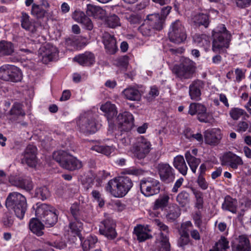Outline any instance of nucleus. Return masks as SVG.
<instances>
[{
  "label": "nucleus",
  "instance_id": "nucleus-1",
  "mask_svg": "<svg viewBox=\"0 0 251 251\" xmlns=\"http://www.w3.org/2000/svg\"><path fill=\"white\" fill-rule=\"evenodd\" d=\"M231 35L224 24L218 25L212 32V50L217 53L212 58V62L219 64L222 60L220 54L226 53Z\"/></svg>",
  "mask_w": 251,
  "mask_h": 251
},
{
  "label": "nucleus",
  "instance_id": "nucleus-2",
  "mask_svg": "<svg viewBox=\"0 0 251 251\" xmlns=\"http://www.w3.org/2000/svg\"><path fill=\"white\" fill-rule=\"evenodd\" d=\"M133 186L132 180L127 176H120L110 180L105 187L106 191L115 197L125 196Z\"/></svg>",
  "mask_w": 251,
  "mask_h": 251
},
{
  "label": "nucleus",
  "instance_id": "nucleus-3",
  "mask_svg": "<svg viewBox=\"0 0 251 251\" xmlns=\"http://www.w3.org/2000/svg\"><path fill=\"white\" fill-rule=\"evenodd\" d=\"M5 206L8 211H12L17 218L22 219L27 209L26 198L19 193H10L6 199Z\"/></svg>",
  "mask_w": 251,
  "mask_h": 251
},
{
  "label": "nucleus",
  "instance_id": "nucleus-4",
  "mask_svg": "<svg viewBox=\"0 0 251 251\" xmlns=\"http://www.w3.org/2000/svg\"><path fill=\"white\" fill-rule=\"evenodd\" d=\"M196 63L187 57H182L178 64L174 66L173 73L183 81L192 78L196 72Z\"/></svg>",
  "mask_w": 251,
  "mask_h": 251
},
{
  "label": "nucleus",
  "instance_id": "nucleus-5",
  "mask_svg": "<svg viewBox=\"0 0 251 251\" xmlns=\"http://www.w3.org/2000/svg\"><path fill=\"white\" fill-rule=\"evenodd\" d=\"M33 208L36 217L45 222L47 226H53L57 223L59 212L55 208L46 203H37L36 207Z\"/></svg>",
  "mask_w": 251,
  "mask_h": 251
},
{
  "label": "nucleus",
  "instance_id": "nucleus-6",
  "mask_svg": "<svg viewBox=\"0 0 251 251\" xmlns=\"http://www.w3.org/2000/svg\"><path fill=\"white\" fill-rule=\"evenodd\" d=\"M164 26V20L161 19L158 14L148 15L143 23L138 27V30L143 36H150L155 30H161Z\"/></svg>",
  "mask_w": 251,
  "mask_h": 251
},
{
  "label": "nucleus",
  "instance_id": "nucleus-7",
  "mask_svg": "<svg viewBox=\"0 0 251 251\" xmlns=\"http://www.w3.org/2000/svg\"><path fill=\"white\" fill-rule=\"evenodd\" d=\"M0 78L15 83L21 82L23 79V73L18 67L5 64L0 67Z\"/></svg>",
  "mask_w": 251,
  "mask_h": 251
},
{
  "label": "nucleus",
  "instance_id": "nucleus-8",
  "mask_svg": "<svg viewBox=\"0 0 251 251\" xmlns=\"http://www.w3.org/2000/svg\"><path fill=\"white\" fill-rule=\"evenodd\" d=\"M154 223L161 231L160 236L156 241L157 251H170L171 246L169 241V229L168 226L159 219H155Z\"/></svg>",
  "mask_w": 251,
  "mask_h": 251
},
{
  "label": "nucleus",
  "instance_id": "nucleus-9",
  "mask_svg": "<svg viewBox=\"0 0 251 251\" xmlns=\"http://www.w3.org/2000/svg\"><path fill=\"white\" fill-rule=\"evenodd\" d=\"M161 182L157 179L151 177L145 178L140 182V189L141 193L148 197L159 193Z\"/></svg>",
  "mask_w": 251,
  "mask_h": 251
},
{
  "label": "nucleus",
  "instance_id": "nucleus-10",
  "mask_svg": "<svg viewBox=\"0 0 251 251\" xmlns=\"http://www.w3.org/2000/svg\"><path fill=\"white\" fill-rule=\"evenodd\" d=\"M168 36L170 41L175 44H179L185 41L187 35L180 21L177 20L172 24Z\"/></svg>",
  "mask_w": 251,
  "mask_h": 251
},
{
  "label": "nucleus",
  "instance_id": "nucleus-11",
  "mask_svg": "<svg viewBox=\"0 0 251 251\" xmlns=\"http://www.w3.org/2000/svg\"><path fill=\"white\" fill-rule=\"evenodd\" d=\"M21 17V27L26 31H28L32 36L39 35L38 30L41 28V23L38 20L31 19L28 14L25 12H22Z\"/></svg>",
  "mask_w": 251,
  "mask_h": 251
},
{
  "label": "nucleus",
  "instance_id": "nucleus-12",
  "mask_svg": "<svg viewBox=\"0 0 251 251\" xmlns=\"http://www.w3.org/2000/svg\"><path fill=\"white\" fill-rule=\"evenodd\" d=\"M116 227V222L112 219L108 218L102 220L100 223L99 232L108 239L113 240L117 236Z\"/></svg>",
  "mask_w": 251,
  "mask_h": 251
},
{
  "label": "nucleus",
  "instance_id": "nucleus-13",
  "mask_svg": "<svg viewBox=\"0 0 251 251\" xmlns=\"http://www.w3.org/2000/svg\"><path fill=\"white\" fill-rule=\"evenodd\" d=\"M80 131L85 134H93L98 129L99 125L92 115H87L79 122Z\"/></svg>",
  "mask_w": 251,
  "mask_h": 251
},
{
  "label": "nucleus",
  "instance_id": "nucleus-14",
  "mask_svg": "<svg viewBox=\"0 0 251 251\" xmlns=\"http://www.w3.org/2000/svg\"><path fill=\"white\" fill-rule=\"evenodd\" d=\"M188 114L191 116L197 114V119L200 122L208 123L210 122L208 119L209 115L207 112L206 108L201 103L196 102L190 103L189 106Z\"/></svg>",
  "mask_w": 251,
  "mask_h": 251
},
{
  "label": "nucleus",
  "instance_id": "nucleus-15",
  "mask_svg": "<svg viewBox=\"0 0 251 251\" xmlns=\"http://www.w3.org/2000/svg\"><path fill=\"white\" fill-rule=\"evenodd\" d=\"M117 123L122 130H130L134 125V117L128 111L120 113L116 118Z\"/></svg>",
  "mask_w": 251,
  "mask_h": 251
},
{
  "label": "nucleus",
  "instance_id": "nucleus-16",
  "mask_svg": "<svg viewBox=\"0 0 251 251\" xmlns=\"http://www.w3.org/2000/svg\"><path fill=\"white\" fill-rule=\"evenodd\" d=\"M151 145L150 141L143 137L133 145L132 151L136 157H146L151 150Z\"/></svg>",
  "mask_w": 251,
  "mask_h": 251
},
{
  "label": "nucleus",
  "instance_id": "nucleus-17",
  "mask_svg": "<svg viewBox=\"0 0 251 251\" xmlns=\"http://www.w3.org/2000/svg\"><path fill=\"white\" fill-rule=\"evenodd\" d=\"M100 110L104 113L109 128L113 129L115 126L114 118L118 113L116 105L110 102H106L100 106Z\"/></svg>",
  "mask_w": 251,
  "mask_h": 251
},
{
  "label": "nucleus",
  "instance_id": "nucleus-18",
  "mask_svg": "<svg viewBox=\"0 0 251 251\" xmlns=\"http://www.w3.org/2000/svg\"><path fill=\"white\" fill-rule=\"evenodd\" d=\"M158 174L160 179L166 183L173 182L175 178L174 169L167 163H161L158 165Z\"/></svg>",
  "mask_w": 251,
  "mask_h": 251
},
{
  "label": "nucleus",
  "instance_id": "nucleus-19",
  "mask_svg": "<svg viewBox=\"0 0 251 251\" xmlns=\"http://www.w3.org/2000/svg\"><path fill=\"white\" fill-rule=\"evenodd\" d=\"M44 63L54 60L58 56V50L57 48L50 43L46 44L40 50Z\"/></svg>",
  "mask_w": 251,
  "mask_h": 251
},
{
  "label": "nucleus",
  "instance_id": "nucleus-20",
  "mask_svg": "<svg viewBox=\"0 0 251 251\" xmlns=\"http://www.w3.org/2000/svg\"><path fill=\"white\" fill-rule=\"evenodd\" d=\"M205 144L215 146L219 144L222 138L221 130L219 128H211L206 130L204 133Z\"/></svg>",
  "mask_w": 251,
  "mask_h": 251
},
{
  "label": "nucleus",
  "instance_id": "nucleus-21",
  "mask_svg": "<svg viewBox=\"0 0 251 251\" xmlns=\"http://www.w3.org/2000/svg\"><path fill=\"white\" fill-rule=\"evenodd\" d=\"M64 168L74 171L80 169L82 166L81 161L77 158H53Z\"/></svg>",
  "mask_w": 251,
  "mask_h": 251
},
{
  "label": "nucleus",
  "instance_id": "nucleus-22",
  "mask_svg": "<svg viewBox=\"0 0 251 251\" xmlns=\"http://www.w3.org/2000/svg\"><path fill=\"white\" fill-rule=\"evenodd\" d=\"M9 180L12 185L26 191H30L33 188V182L30 177L15 178L11 176Z\"/></svg>",
  "mask_w": 251,
  "mask_h": 251
},
{
  "label": "nucleus",
  "instance_id": "nucleus-23",
  "mask_svg": "<svg viewBox=\"0 0 251 251\" xmlns=\"http://www.w3.org/2000/svg\"><path fill=\"white\" fill-rule=\"evenodd\" d=\"M204 83L202 80L197 79L192 82L189 87V94L191 100L199 101L201 100V90Z\"/></svg>",
  "mask_w": 251,
  "mask_h": 251
},
{
  "label": "nucleus",
  "instance_id": "nucleus-24",
  "mask_svg": "<svg viewBox=\"0 0 251 251\" xmlns=\"http://www.w3.org/2000/svg\"><path fill=\"white\" fill-rule=\"evenodd\" d=\"M103 43L106 52L109 54H114L118 50L117 41L113 35L105 33L103 36Z\"/></svg>",
  "mask_w": 251,
  "mask_h": 251
},
{
  "label": "nucleus",
  "instance_id": "nucleus-25",
  "mask_svg": "<svg viewBox=\"0 0 251 251\" xmlns=\"http://www.w3.org/2000/svg\"><path fill=\"white\" fill-rule=\"evenodd\" d=\"M233 251H251L250 241L245 235H242L235 239L232 245Z\"/></svg>",
  "mask_w": 251,
  "mask_h": 251
},
{
  "label": "nucleus",
  "instance_id": "nucleus-26",
  "mask_svg": "<svg viewBox=\"0 0 251 251\" xmlns=\"http://www.w3.org/2000/svg\"><path fill=\"white\" fill-rule=\"evenodd\" d=\"M74 60L83 67H90L94 64L95 56L94 53L86 51L84 53L75 56L74 58Z\"/></svg>",
  "mask_w": 251,
  "mask_h": 251
},
{
  "label": "nucleus",
  "instance_id": "nucleus-27",
  "mask_svg": "<svg viewBox=\"0 0 251 251\" xmlns=\"http://www.w3.org/2000/svg\"><path fill=\"white\" fill-rule=\"evenodd\" d=\"M151 231L148 225L142 226L139 225L134 227V233L140 242H144L147 239L151 238L152 236L150 234Z\"/></svg>",
  "mask_w": 251,
  "mask_h": 251
},
{
  "label": "nucleus",
  "instance_id": "nucleus-28",
  "mask_svg": "<svg viewBox=\"0 0 251 251\" xmlns=\"http://www.w3.org/2000/svg\"><path fill=\"white\" fill-rule=\"evenodd\" d=\"M192 20L197 27L202 26L207 28L210 23V15L209 14L199 13L193 17Z\"/></svg>",
  "mask_w": 251,
  "mask_h": 251
},
{
  "label": "nucleus",
  "instance_id": "nucleus-29",
  "mask_svg": "<svg viewBox=\"0 0 251 251\" xmlns=\"http://www.w3.org/2000/svg\"><path fill=\"white\" fill-rule=\"evenodd\" d=\"M123 94L126 99L131 101H139L142 96L141 92L133 87L124 89Z\"/></svg>",
  "mask_w": 251,
  "mask_h": 251
},
{
  "label": "nucleus",
  "instance_id": "nucleus-30",
  "mask_svg": "<svg viewBox=\"0 0 251 251\" xmlns=\"http://www.w3.org/2000/svg\"><path fill=\"white\" fill-rule=\"evenodd\" d=\"M170 196L167 193L160 194L159 197L154 201L152 208L154 210L161 209L163 210L169 204Z\"/></svg>",
  "mask_w": 251,
  "mask_h": 251
},
{
  "label": "nucleus",
  "instance_id": "nucleus-31",
  "mask_svg": "<svg viewBox=\"0 0 251 251\" xmlns=\"http://www.w3.org/2000/svg\"><path fill=\"white\" fill-rule=\"evenodd\" d=\"M86 13L88 16L101 19L105 14V11L99 6L89 4L87 5Z\"/></svg>",
  "mask_w": 251,
  "mask_h": 251
},
{
  "label": "nucleus",
  "instance_id": "nucleus-32",
  "mask_svg": "<svg viewBox=\"0 0 251 251\" xmlns=\"http://www.w3.org/2000/svg\"><path fill=\"white\" fill-rule=\"evenodd\" d=\"M29 227L30 230L37 236H40L43 234L44 226L38 219H31L29 223Z\"/></svg>",
  "mask_w": 251,
  "mask_h": 251
},
{
  "label": "nucleus",
  "instance_id": "nucleus-33",
  "mask_svg": "<svg viewBox=\"0 0 251 251\" xmlns=\"http://www.w3.org/2000/svg\"><path fill=\"white\" fill-rule=\"evenodd\" d=\"M14 51L13 44L11 42L2 40L0 42V54L3 56L11 55Z\"/></svg>",
  "mask_w": 251,
  "mask_h": 251
},
{
  "label": "nucleus",
  "instance_id": "nucleus-34",
  "mask_svg": "<svg viewBox=\"0 0 251 251\" xmlns=\"http://www.w3.org/2000/svg\"><path fill=\"white\" fill-rule=\"evenodd\" d=\"M221 164L223 166H228L230 168L236 169L238 166L243 164L241 158H221Z\"/></svg>",
  "mask_w": 251,
  "mask_h": 251
},
{
  "label": "nucleus",
  "instance_id": "nucleus-35",
  "mask_svg": "<svg viewBox=\"0 0 251 251\" xmlns=\"http://www.w3.org/2000/svg\"><path fill=\"white\" fill-rule=\"evenodd\" d=\"M82 223L81 221L78 220L71 221L69 225L71 232L75 235L77 236L81 241H82L81 231L82 229Z\"/></svg>",
  "mask_w": 251,
  "mask_h": 251
},
{
  "label": "nucleus",
  "instance_id": "nucleus-36",
  "mask_svg": "<svg viewBox=\"0 0 251 251\" xmlns=\"http://www.w3.org/2000/svg\"><path fill=\"white\" fill-rule=\"evenodd\" d=\"M222 208L224 210L229 211L233 213H236L237 211V201L229 196H227L225 199V201L222 204Z\"/></svg>",
  "mask_w": 251,
  "mask_h": 251
},
{
  "label": "nucleus",
  "instance_id": "nucleus-37",
  "mask_svg": "<svg viewBox=\"0 0 251 251\" xmlns=\"http://www.w3.org/2000/svg\"><path fill=\"white\" fill-rule=\"evenodd\" d=\"M191 190L195 198V207L199 210L202 209L204 204L203 193L193 187L191 188Z\"/></svg>",
  "mask_w": 251,
  "mask_h": 251
},
{
  "label": "nucleus",
  "instance_id": "nucleus-38",
  "mask_svg": "<svg viewBox=\"0 0 251 251\" xmlns=\"http://www.w3.org/2000/svg\"><path fill=\"white\" fill-rule=\"evenodd\" d=\"M91 150L92 151H96L99 153L105 155L106 156H109L110 154L114 152L115 150V148L113 146H104V145H96L93 146Z\"/></svg>",
  "mask_w": 251,
  "mask_h": 251
},
{
  "label": "nucleus",
  "instance_id": "nucleus-39",
  "mask_svg": "<svg viewBox=\"0 0 251 251\" xmlns=\"http://www.w3.org/2000/svg\"><path fill=\"white\" fill-rule=\"evenodd\" d=\"M174 166L183 176H186L187 173L188 167L184 158H174Z\"/></svg>",
  "mask_w": 251,
  "mask_h": 251
},
{
  "label": "nucleus",
  "instance_id": "nucleus-40",
  "mask_svg": "<svg viewBox=\"0 0 251 251\" xmlns=\"http://www.w3.org/2000/svg\"><path fill=\"white\" fill-rule=\"evenodd\" d=\"M194 41L199 46L204 48L208 47L210 44L209 37L204 34L196 35Z\"/></svg>",
  "mask_w": 251,
  "mask_h": 251
},
{
  "label": "nucleus",
  "instance_id": "nucleus-41",
  "mask_svg": "<svg viewBox=\"0 0 251 251\" xmlns=\"http://www.w3.org/2000/svg\"><path fill=\"white\" fill-rule=\"evenodd\" d=\"M98 242V239L96 236H89L82 243L83 251H89L91 249L95 247Z\"/></svg>",
  "mask_w": 251,
  "mask_h": 251
},
{
  "label": "nucleus",
  "instance_id": "nucleus-42",
  "mask_svg": "<svg viewBox=\"0 0 251 251\" xmlns=\"http://www.w3.org/2000/svg\"><path fill=\"white\" fill-rule=\"evenodd\" d=\"M176 201L180 206H185L190 202L189 194L186 191L180 192L176 197Z\"/></svg>",
  "mask_w": 251,
  "mask_h": 251
},
{
  "label": "nucleus",
  "instance_id": "nucleus-43",
  "mask_svg": "<svg viewBox=\"0 0 251 251\" xmlns=\"http://www.w3.org/2000/svg\"><path fill=\"white\" fill-rule=\"evenodd\" d=\"M46 13V11L43 8L42 6L35 3L32 4L31 13L32 15L36 17L37 19L44 17Z\"/></svg>",
  "mask_w": 251,
  "mask_h": 251
},
{
  "label": "nucleus",
  "instance_id": "nucleus-44",
  "mask_svg": "<svg viewBox=\"0 0 251 251\" xmlns=\"http://www.w3.org/2000/svg\"><path fill=\"white\" fill-rule=\"evenodd\" d=\"M71 213L74 220H83L84 217L82 211L80 209L79 206L77 203L73 204L70 208Z\"/></svg>",
  "mask_w": 251,
  "mask_h": 251
},
{
  "label": "nucleus",
  "instance_id": "nucleus-45",
  "mask_svg": "<svg viewBox=\"0 0 251 251\" xmlns=\"http://www.w3.org/2000/svg\"><path fill=\"white\" fill-rule=\"evenodd\" d=\"M105 25L112 28H115L120 25V19L115 14L107 17L105 20Z\"/></svg>",
  "mask_w": 251,
  "mask_h": 251
},
{
  "label": "nucleus",
  "instance_id": "nucleus-46",
  "mask_svg": "<svg viewBox=\"0 0 251 251\" xmlns=\"http://www.w3.org/2000/svg\"><path fill=\"white\" fill-rule=\"evenodd\" d=\"M228 248V241L225 237H222L213 248L209 251H225Z\"/></svg>",
  "mask_w": 251,
  "mask_h": 251
},
{
  "label": "nucleus",
  "instance_id": "nucleus-47",
  "mask_svg": "<svg viewBox=\"0 0 251 251\" xmlns=\"http://www.w3.org/2000/svg\"><path fill=\"white\" fill-rule=\"evenodd\" d=\"M126 19L130 25L133 27L138 26L143 21V18L140 14H131L126 16Z\"/></svg>",
  "mask_w": 251,
  "mask_h": 251
},
{
  "label": "nucleus",
  "instance_id": "nucleus-48",
  "mask_svg": "<svg viewBox=\"0 0 251 251\" xmlns=\"http://www.w3.org/2000/svg\"><path fill=\"white\" fill-rule=\"evenodd\" d=\"M35 196L44 201L50 197V192L49 189L46 186L39 187L35 190Z\"/></svg>",
  "mask_w": 251,
  "mask_h": 251
},
{
  "label": "nucleus",
  "instance_id": "nucleus-49",
  "mask_svg": "<svg viewBox=\"0 0 251 251\" xmlns=\"http://www.w3.org/2000/svg\"><path fill=\"white\" fill-rule=\"evenodd\" d=\"M180 215V210L179 207L176 204L172 205V209H170L166 215L168 220L174 221Z\"/></svg>",
  "mask_w": 251,
  "mask_h": 251
},
{
  "label": "nucleus",
  "instance_id": "nucleus-50",
  "mask_svg": "<svg viewBox=\"0 0 251 251\" xmlns=\"http://www.w3.org/2000/svg\"><path fill=\"white\" fill-rule=\"evenodd\" d=\"M9 113L11 115L22 116H24L25 115V113L22 109V105L19 103H15L13 105L9 111Z\"/></svg>",
  "mask_w": 251,
  "mask_h": 251
},
{
  "label": "nucleus",
  "instance_id": "nucleus-51",
  "mask_svg": "<svg viewBox=\"0 0 251 251\" xmlns=\"http://www.w3.org/2000/svg\"><path fill=\"white\" fill-rule=\"evenodd\" d=\"M37 148L36 146L29 144L28 145L24 152V157H37Z\"/></svg>",
  "mask_w": 251,
  "mask_h": 251
},
{
  "label": "nucleus",
  "instance_id": "nucleus-52",
  "mask_svg": "<svg viewBox=\"0 0 251 251\" xmlns=\"http://www.w3.org/2000/svg\"><path fill=\"white\" fill-rule=\"evenodd\" d=\"M245 113V111L241 108L234 107L230 109L229 111V115L234 120H237Z\"/></svg>",
  "mask_w": 251,
  "mask_h": 251
},
{
  "label": "nucleus",
  "instance_id": "nucleus-53",
  "mask_svg": "<svg viewBox=\"0 0 251 251\" xmlns=\"http://www.w3.org/2000/svg\"><path fill=\"white\" fill-rule=\"evenodd\" d=\"M129 64V57L124 55L120 57L117 60V65L124 71H126Z\"/></svg>",
  "mask_w": 251,
  "mask_h": 251
},
{
  "label": "nucleus",
  "instance_id": "nucleus-54",
  "mask_svg": "<svg viewBox=\"0 0 251 251\" xmlns=\"http://www.w3.org/2000/svg\"><path fill=\"white\" fill-rule=\"evenodd\" d=\"M192 171L195 173L196 169L201 163L200 158H186Z\"/></svg>",
  "mask_w": 251,
  "mask_h": 251
},
{
  "label": "nucleus",
  "instance_id": "nucleus-55",
  "mask_svg": "<svg viewBox=\"0 0 251 251\" xmlns=\"http://www.w3.org/2000/svg\"><path fill=\"white\" fill-rule=\"evenodd\" d=\"M11 211L5 212L2 219L4 225L8 226H11L14 222L13 215Z\"/></svg>",
  "mask_w": 251,
  "mask_h": 251
},
{
  "label": "nucleus",
  "instance_id": "nucleus-56",
  "mask_svg": "<svg viewBox=\"0 0 251 251\" xmlns=\"http://www.w3.org/2000/svg\"><path fill=\"white\" fill-rule=\"evenodd\" d=\"M193 225L190 221H187L182 223L179 230L180 234L189 235V232Z\"/></svg>",
  "mask_w": 251,
  "mask_h": 251
},
{
  "label": "nucleus",
  "instance_id": "nucleus-57",
  "mask_svg": "<svg viewBox=\"0 0 251 251\" xmlns=\"http://www.w3.org/2000/svg\"><path fill=\"white\" fill-rule=\"evenodd\" d=\"M86 16L85 13L79 9H76L75 10L72 15V18L75 21L80 23L83 20V18H85Z\"/></svg>",
  "mask_w": 251,
  "mask_h": 251
},
{
  "label": "nucleus",
  "instance_id": "nucleus-58",
  "mask_svg": "<svg viewBox=\"0 0 251 251\" xmlns=\"http://www.w3.org/2000/svg\"><path fill=\"white\" fill-rule=\"evenodd\" d=\"M234 2L240 9H245L251 5V0H234Z\"/></svg>",
  "mask_w": 251,
  "mask_h": 251
},
{
  "label": "nucleus",
  "instance_id": "nucleus-59",
  "mask_svg": "<svg viewBox=\"0 0 251 251\" xmlns=\"http://www.w3.org/2000/svg\"><path fill=\"white\" fill-rule=\"evenodd\" d=\"M124 173L127 175L138 176L143 175V171L141 169L135 168H129L125 170Z\"/></svg>",
  "mask_w": 251,
  "mask_h": 251
},
{
  "label": "nucleus",
  "instance_id": "nucleus-60",
  "mask_svg": "<svg viewBox=\"0 0 251 251\" xmlns=\"http://www.w3.org/2000/svg\"><path fill=\"white\" fill-rule=\"evenodd\" d=\"M22 164H26L30 167H35L37 164L36 158H23L21 160Z\"/></svg>",
  "mask_w": 251,
  "mask_h": 251
},
{
  "label": "nucleus",
  "instance_id": "nucleus-61",
  "mask_svg": "<svg viewBox=\"0 0 251 251\" xmlns=\"http://www.w3.org/2000/svg\"><path fill=\"white\" fill-rule=\"evenodd\" d=\"M92 195L95 200L99 202L100 207H102L104 204V202L100 192L97 190H93L92 192Z\"/></svg>",
  "mask_w": 251,
  "mask_h": 251
},
{
  "label": "nucleus",
  "instance_id": "nucleus-62",
  "mask_svg": "<svg viewBox=\"0 0 251 251\" xmlns=\"http://www.w3.org/2000/svg\"><path fill=\"white\" fill-rule=\"evenodd\" d=\"M80 23L83 25V27L87 30H91L93 28V24L91 20L87 16L85 18H83Z\"/></svg>",
  "mask_w": 251,
  "mask_h": 251
},
{
  "label": "nucleus",
  "instance_id": "nucleus-63",
  "mask_svg": "<svg viewBox=\"0 0 251 251\" xmlns=\"http://www.w3.org/2000/svg\"><path fill=\"white\" fill-rule=\"evenodd\" d=\"M245 72L242 69L237 68L235 70V74L236 75V81L240 82L242 80L245 78Z\"/></svg>",
  "mask_w": 251,
  "mask_h": 251
},
{
  "label": "nucleus",
  "instance_id": "nucleus-64",
  "mask_svg": "<svg viewBox=\"0 0 251 251\" xmlns=\"http://www.w3.org/2000/svg\"><path fill=\"white\" fill-rule=\"evenodd\" d=\"M197 182L200 187L202 190H206L208 188V184L202 175H200L199 176Z\"/></svg>",
  "mask_w": 251,
  "mask_h": 251
}]
</instances>
